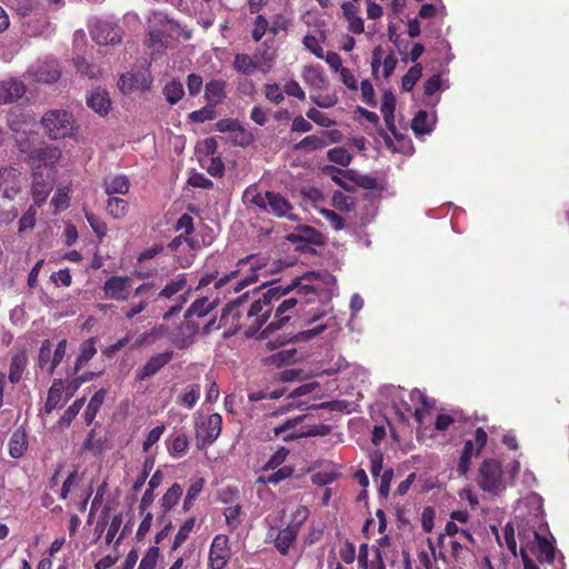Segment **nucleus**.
Here are the masks:
<instances>
[{"mask_svg":"<svg viewBox=\"0 0 569 569\" xmlns=\"http://www.w3.org/2000/svg\"><path fill=\"white\" fill-rule=\"evenodd\" d=\"M325 287L336 283V278L327 270L308 271L300 277H296L287 287H272L268 290L277 291V298L270 300L274 317L261 331V338L268 339L274 331L283 328L291 319V313L296 315L303 311L310 305H316L321 300V292Z\"/></svg>","mask_w":569,"mask_h":569,"instance_id":"f257e3e1","label":"nucleus"},{"mask_svg":"<svg viewBox=\"0 0 569 569\" xmlns=\"http://www.w3.org/2000/svg\"><path fill=\"white\" fill-rule=\"evenodd\" d=\"M277 291L267 290L249 302V292L229 301L222 309L218 328H223V337L229 338L239 331L248 338L256 336L270 318L273 307L271 299Z\"/></svg>","mask_w":569,"mask_h":569,"instance_id":"f03ea898","label":"nucleus"},{"mask_svg":"<svg viewBox=\"0 0 569 569\" xmlns=\"http://www.w3.org/2000/svg\"><path fill=\"white\" fill-rule=\"evenodd\" d=\"M297 262V258L287 257L286 259L281 258H269L262 257L261 254H250L246 259H239L238 264L241 268L248 266L250 270V274L246 276L243 279H240L236 282L233 290L239 292L244 287L250 283H253L260 279V277H268L274 273L282 271L287 267H291Z\"/></svg>","mask_w":569,"mask_h":569,"instance_id":"7ed1b4c3","label":"nucleus"},{"mask_svg":"<svg viewBox=\"0 0 569 569\" xmlns=\"http://www.w3.org/2000/svg\"><path fill=\"white\" fill-rule=\"evenodd\" d=\"M306 416H298L292 419L286 420L279 427L273 428L274 437L283 436L284 441L296 440L299 438L327 436L330 433L331 428L327 425H302Z\"/></svg>","mask_w":569,"mask_h":569,"instance_id":"20e7f679","label":"nucleus"},{"mask_svg":"<svg viewBox=\"0 0 569 569\" xmlns=\"http://www.w3.org/2000/svg\"><path fill=\"white\" fill-rule=\"evenodd\" d=\"M16 140L20 150L29 154V163L32 168V172H47L50 170L56 173L54 166L61 158V151L59 148L46 146L31 150L29 141H24L20 137H17Z\"/></svg>","mask_w":569,"mask_h":569,"instance_id":"39448f33","label":"nucleus"},{"mask_svg":"<svg viewBox=\"0 0 569 569\" xmlns=\"http://www.w3.org/2000/svg\"><path fill=\"white\" fill-rule=\"evenodd\" d=\"M41 123L51 139L72 138L77 132L73 116L66 110H50L43 114Z\"/></svg>","mask_w":569,"mask_h":569,"instance_id":"423d86ee","label":"nucleus"},{"mask_svg":"<svg viewBox=\"0 0 569 569\" xmlns=\"http://www.w3.org/2000/svg\"><path fill=\"white\" fill-rule=\"evenodd\" d=\"M477 483L483 491L498 496L506 489L502 466L496 459H485L478 471Z\"/></svg>","mask_w":569,"mask_h":569,"instance_id":"0eeeda50","label":"nucleus"},{"mask_svg":"<svg viewBox=\"0 0 569 569\" xmlns=\"http://www.w3.org/2000/svg\"><path fill=\"white\" fill-rule=\"evenodd\" d=\"M222 429V417L219 413H211L201 422L196 423V446L199 450L211 446L220 436Z\"/></svg>","mask_w":569,"mask_h":569,"instance_id":"6e6552de","label":"nucleus"},{"mask_svg":"<svg viewBox=\"0 0 569 569\" xmlns=\"http://www.w3.org/2000/svg\"><path fill=\"white\" fill-rule=\"evenodd\" d=\"M67 352V340L62 339L56 346L52 352V343L49 339L42 341L38 355V367L47 370L48 375H52L56 368L61 363Z\"/></svg>","mask_w":569,"mask_h":569,"instance_id":"1a4fd4ad","label":"nucleus"},{"mask_svg":"<svg viewBox=\"0 0 569 569\" xmlns=\"http://www.w3.org/2000/svg\"><path fill=\"white\" fill-rule=\"evenodd\" d=\"M488 435L483 428L479 427L475 430L473 440H467L465 442L461 456L458 461L457 471L459 476H466L470 469L472 456L480 455L481 450L486 446Z\"/></svg>","mask_w":569,"mask_h":569,"instance_id":"9d476101","label":"nucleus"},{"mask_svg":"<svg viewBox=\"0 0 569 569\" xmlns=\"http://www.w3.org/2000/svg\"><path fill=\"white\" fill-rule=\"evenodd\" d=\"M23 178L20 171L13 167L0 168V196L7 200H13L21 192Z\"/></svg>","mask_w":569,"mask_h":569,"instance_id":"9b49d317","label":"nucleus"},{"mask_svg":"<svg viewBox=\"0 0 569 569\" xmlns=\"http://www.w3.org/2000/svg\"><path fill=\"white\" fill-rule=\"evenodd\" d=\"M132 279L128 276H111L102 287L104 297L117 301H127L130 297Z\"/></svg>","mask_w":569,"mask_h":569,"instance_id":"f8f14e48","label":"nucleus"},{"mask_svg":"<svg viewBox=\"0 0 569 569\" xmlns=\"http://www.w3.org/2000/svg\"><path fill=\"white\" fill-rule=\"evenodd\" d=\"M32 198L34 204L37 207H40L46 201V199L48 198L49 193L53 188L56 174L50 170H48L47 172L34 171L32 172Z\"/></svg>","mask_w":569,"mask_h":569,"instance_id":"ddd939ff","label":"nucleus"},{"mask_svg":"<svg viewBox=\"0 0 569 569\" xmlns=\"http://www.w3.org/2000/svg\"><path fill=\"white\" fill-rule=\"evenodd\" d=\"M151 84V77L148 69H141L137 72L121 74L118 87L121 92L130 93L132 91H144Z\"/></svg>","mask_w":569,"mask_h":569,"instance_id":"4468645a","label":"nucleus"},{"mask_svg":"<svg viewBox=\"0 0 569 569\" xmlns=\"http://www.w3.org/2000/svg\"><path fill=\"white\" fill-rule=\"evenodd\" d=\"M229 539L226 535H217L209 550V566L211 569H223L229 559L230 550L228 548Z\"/></svg>","mask_w":569,"mask_h":569,"instance_id":"2eb2a0df","label":"nucleus"},{"mask_svg":"<svg viewBox=\"0 0 569 569\" xmlns=\"http://www.w3.org/2000/svg\"><path fill=\"white\" fill-rule=\"evenodd\" d=\"M28 76L43 83H52L60 77L58 63L54 60L39 61L28 69Z\"/></svg>","mask_w":569,"mask_h":569,"instance_id":"dca6fc26","label":"nucleus"},{"mask_svg":"<svg viewBox=\"0 0 569 569\" xmlns=\"http://www.w3.org/2000/svg\"><path fill=\"white\" fill-rule=\"evenodd\" d=\"M301 521L296 525H288L286 528L280 530H270L269 538L273 539L276 549L282 556H287L291 545L296 541L299 532Z\"/></svg>","mask_w":569,"mask_h":569,"instance_id":"f3484780","label":"nucleus"},{"mask_svg":"<svg viewBox=\"0 0 569 569\" xmlns=\"http://www.w3.org/2000/svg\"><path fill=\"white\" fill-rule=\"evenodd\" d=\"M91 36L98 44H113L121 40V29L110 21H98L91 27Z\"/></svg>","mask_w":569,"mask_h":569,"instance_id":"a211bd4d","label":"nucleus"},{"mask_svg":"<svg viewBox=\"0 0 569 569\" xmlns=\"http://www.w3.org/2000/svg\"><path fill=\"white\" fill-rule=\"evenodd\" d=\"M173 350H166L161 353L152 356L143 367L137 370L136 379L143 381L157 375L164 366H167L173 358Z\"/></svg>","mask_w":569,"mask_h":569,"instance_id":"6ab92c4d","label":"nucleus"},{"mask_svg":"<svg viewBox=\"0 0 569 569\" xmlns=\"http://www.w3.org/2000/svg\"><path fill=\"white\" fill-rule=\"evenodd\" d=\"M287 239L292 243H298L296 249H306L302 243L321 246L323 242L322 234L309 226H299L287 236Z\"/></svg>","mask_w":569,"mask_h":569,"instance_id":"aec40b11","label":"nucleus"},{"mask_svg":"<svg viewBox=\"0 0 569 569\" xmlns=\"http://www.w3.org/2000/svg\"><path fill=\"white\" fill-rule=\"evenodd\" d=\"M327 325H318L313 328L300 330L297 333H290L286 338H277L276 340H269L267 347L271 350L287 343V342H305L313 339L318 335L322 333L327 329Z\"/></svg>","mask_w":569,"mask_h":569,"instance_id":"412c9836","label":"nucleus"},{"mask_svg":"<svg viewBox=\"0 0 569 569\" xmlns=\"http://www.w3.org/2000/svg\"><path fill=\"white\" fill-rule=\"evenodd\" d=\"M328 312V303L321 299L316 305H310L309 307L305 308L303 311L297 312L296 316L300 320L299 326L307 327L327 316Z\"/></svg>","mask_w":569,"mask_h":569,"instance_id":"4be33fe9","label":"nucleus"},{"mask_svg":"<svg viewBox=\"0 0 569 569\" xmlns=\"http://www.w3.org/2000/svg\"><path fill=\"white\" fill-rule=\"evenodd\" d=\"M410 402L415 406L413 408V418L415 420L421 425L425 419V413L428 412L432 406L433 401L429 399L422 391L419 389H413L408 395Z\"/></svg>","mask_w":569,"mask_h":569,"instance_id":"5701e85b","label":"nucleus"},{"mask_svg":"<svg viewBox=\"0 0 569 569\" xmlns=\"http://www.w3.org/2000/svg\"><path fill=\"white\" fill-rule=\"evenodd\" d=\"M264 211L277 217L293 219L292 206L279 193L268 192L267 209H264Z\"/></svg>","mask_w":569,"mask_h":569,"instance_id":"b1692460","label":"nucleus"},{"mask_svg":"<svg viewBox=\"0 0 569 569\" xmlns=\"http://www.w3.org/2000/svg\"><path fill=\"white\" fill-rule=\"evenodd\" d=\"M9 455L11 458H21L28 449V436L23 427L17 428L8 443Z\"/></svg>","mask_w":569,"mask_h":569,"instance_id":"393cba45","label":"nucleus"},{"mask_svg":"<svg viewBox=\"0 0 569 569\" xmlns=\"http://www.w3.org/2000/svg\"><path fill=\"white\" fill-rule=\"evenodd\" d=\"M26 91L24 84L18 80L0 82V104L10 103L20 98Z\"/></svg>","mask_w":569,"mask_h":569,"instance_id":"a878e982","label":"nucleus"},{"mask_svg":"<svg viewBox=\"0 0 569 569\" xmlns=\"http://www.w3.org/2000/svg\"><path fill=\"white\" fill-rule=\"evenodd\" d=\"M87 104L100 116H106L111 106L110 98L106 90L94 89L87 97Z\"/></svg>","mask_w":569,"mask_h":569,"instance_id":"bb28decb","label":"nucleus"},{"mask_svg":"<svg viewBox=\"0 0 569 569\" xmlns=\"http://www.w3.org/2000/svg\"><path fill=\"white\" fill-rule=\"evenodd\" d=\"M28 363V357L26 350H19L16 352L10 361L9 366V380L12 383H17L21 380L22 375Z\"/></svg>","mask_w":569,"mask_h":569,"instance_id":"cd10ccee","label":"nucleus"},{"mask_svg":"<svg viewBox=\"0 0 569 569\" xmlns=\"http://www.w3.org/2000/svg\"><path fill=\"white\" fill-rule=\"evenodd\" d=\"M107 194H126L130 189V181L124 174L109 176L103 182Z\"/></svg>","mask_w":569,"mask_h":569,"instance_id":"c85d7f7f","label":"nucleus"},{"mask_svg":"<svg viewBox=\"0 0 569 569\" xmlns=\"http://www.w3.org/2000/svg\"><path fill=\"white\" fill-rule=\"evenodd\" d=\"M390 397L392 400V407L397 413L405 419L406 415L413 416V407L410 402L405 399V389L401 387H391Z\"/></svg>","mask_w":569,"mask_h":569,"instance_id":"c756f323","label":"nucleus"},{"mask_svg":"<svg viewBox=\"0 0 569 569\" xmlns=\"http://www.w3.org/2000/svg\"><path fill=\"white\" fill-rule=\"evenodd\" d=\"M64 391V382L62 379H54L48 390V397L43 407V411L50 415L60 403Z\"/></svg>","mask_w":569,"mask_h":569,"instance_id":"7c9ffc66","label":"nucleus"},{"mask_svg":"<svg viewBox=\"0 0 569 569\" xmlns=\"http://www.w3.org/2000/svg\"><path fill=\"white\" fill-rule=\"evenodd\" d=\"M436 119L433 114L421 110L412 119L411 128L416 136H423L432 131Z\"/></svg>","mask_w":569,"mask_h":569,"instance_id":"2f4dec72","label":"nucleus"},{"mask_svg":"<svg viewBox=\"0 0 569 569\" xmlns=\"http://www.w3.org/2000/svg\"><path fill=\"white\" fill-rule=\"evenodd\" d=\"M301 77L303 81L313 89H323L326 86V78L323 71L319 66H306L302 70Z\"/></svg>","mask_w":569,"mask_h":569,"instance_id":"473e14b6","label":"nucleus"},{"mask_svg":"<svg viewBox=\"0 0 569 569\" xmlns=\"http://www.w3.org/2000/svg\"><path fill=\"white\" fill-rule=\"evenodd\" d=\"M395 110L396 97L390 91H385L381 101V113L383 116L387 128L390 131L395 130Z\"/></svg>","mask_w":569,"mask_h":569,"instance_id":"72a5a7b5","label":"nucleus"},{"mask_svg":"<svg viewBox=\"0 0 569 569\" xmlns=\"http://www.w3.org/2000/svg\"><path fill=\"white\" fill-rule=\"evenodd\" d=\"M106 396H107V389L101 388L91 397V399L84 410V413H83L84 422L87 425H91L92 421L94 420L98 411L100 410V408L106 399Z\"/></svg>","mask_w":569,"mask_h":569,"instance_id":"f704fd0d","label":"nucleus"},{"mask_svg":"<svg viewBox=\"0 0 569 569\" xmlns=\"http://www.w3.org/2000/svg\"><path fill=\"white\" fill-rule=\"evenodd\" d=\"M224 88V82L219 80H212L206 84L204 97L211 107H216L222 101Z\"/></svg>","mask_w":569,"mask_h":569,"instance_id":"c9c22d12","label":"nucleus"},{"mask_svg":"<svg viewBox=\"0 0 569 569\" xmlns=\"http://www.w3.org/2000/svg\"><path fill=\"white\" fill-rule=\"evenodd\" d=\"M242 199L246 204L264 210L267 209L268 191L262 193L256 186H250L244 190Z\"/></svg>","mask_w":569,"mask_h":569,"instance_id":"e433bc0d","label":"nucleus"},{"mask_svg":"<svg viewBox=\"0 0 569 569\" xmlns=\"http://www.w3.org/2000/svg\"><path fill=\"white\" fill-rule=\"evenodd\" d=\"M535 538L538 543V559L541 562H548L551 563L555 560V552L556 549L553 545L543 536H541L539 532H533Z\"/></svg>","mask_w":569,"mask_h":569,"instance_id":"4c0bfd02","label":"nucleus"},{"mask_svg":"<svg viewBox=\"0 0 569 569\" xmlns=\"http://www.w3.org/2000/svg\"><path fill=\"white\" fill-rule=\"evenodd\" d=\"M97 353L96 339L84 340L80 346V353L74 363V371L78 372Z\"/></svg>","mask_w":569,"mask_h":569,"instance_id":"58836bf2","label":"nucleus"},{"mask_svg":"<svg viewBox=\"0 0 569 569\" xmlns=\"http://www.w3.org/2000/svg\"><path fill=\"white\" fill-rule=\"evenodd\" d=\"M182 487L180 483L174 482L162 496L161 498V508L163 510V516L169 512L180 500L182 496Z\"/></svg>","mask_w":569,"mask_h":569,"instance_id":"ea45409f","label":"nucleus"},{"mask_svg":"<svg viewBox=\"0 0 569 569\" xmlns=\"http://www.w3.org/2000/svg\"><path fill=\"white\" fill-rule=\"evenodd\" d=\"M328 144L326 137L320 134H311L305 137L300 142H298L295 147L296 150H305V151H315L318 149H322Z\"/></svg>","mask_w":569,"mask_h":569,"instance_id":"a19ab883","label":"nucleus"},{"mask_svg":"<svg viewBox=\"0 0 569 569\" xmlns=\"http://www.w3.org/2000/svg\"><path fill=\"white\" fill-rule=\"evenodd\" d=\"M187 286V276L179 274L174 280L168 282L162 290L158 293V298L169 299L178 292L182 291Z\"/></svg>","mask_w":569,"mask_h":569,"instance_id":"79ce46f5","label":"nucleus"},{"mask_svg":"<svg viewBox=\"0 0 569 569\" xmlns=\"http://www.w3.org/2000/svg\"><path fill=\"white\" fill-rule=\"evenodd\" d=\"M201 395L200 385L188 386L187 389L179 396L178 403L187 409H192Z\"/></svg>","mask_w":569,"mask_h":569,"instance_id":"37998d69","label":"nucleus"},{"mask_svg":"<svg viewBox=\"0 0 569 569\" xmlns=\"http://www.w3.org/2000/svg\"><path fill=\"white\" fill-rule=\"evenodd\" d=\"M189 448V440L184 433H178L172 437L168 443V451L173 457H182Z\"/></svg>","mask_w":569,"mask_h":569,"instance_id":"c03bdc74","label":"nucleus"},{"mask_svg":"<svg viewBox=\"0 0 569 569\" xmlns=\"http://www.w3.org/2000/svg\"><path fill=\"white\" fill-rule=\"evenodd\" d=\"M107 211L114 219L123 218L128 212V202L118 197H110L107 201Z\"/></svg>","mask_w":569,"mask_h":569,"instance_id":"a18cd8bd","label":"nucleus"},{"mask_svg":"<svg viewBox=\"0 0 569 569\" xmlns=\"http://www.w3.org/2000/svg\"><path fill=\"white\" fill-rule=\"evenodd\" d=\"M203 486H204L203 478H198L191 482V485L189 486V488L187 490V495L184 497L183 505H182V508L184 511H189L192 508L198 495L202 491Z\"/></svg>","mask_w":569,"mask_h":569,"instance_id":"49530a36","label":"nucleus"},{"mask_svg":"<svg viewBox=\"0 0 569 569\" xmlns=\"http://www.w3.org/2000/svg\"><path fill=\"white\" fill-rule=\"evenodd\" d=\"M213 309V305L207 298L197 299L190 308L186 311L184 318L189 319L192 316L198 318L207 316Z\"/></svg>","mask_w":569,"mask_h":569,"instance_id":"de8ad7c7","label":"nucleus"},{"mask_svg":"<svg viewBox=\"0 0 569 569\" xmlns=\"http://www.w3.org/2000/svg\"><path fill=\"white\" fill-rule=\"evenodd\" d=\"M194 525H196V518L190 517L180 526V528L174 537L172 547H171L172 551H176L188 539L190 532L194 528Z\"/></svg>","mask_w":569,"mask_h":569,"instance_id":"09e8293b","label":"nucleus"},{"mask_svg":"<svg viewBox=\"0 0 569 569\" xmlns=\"http://www.w3.org/2000/svg\"><path fill=\"white\" fill-rule=\"evenodd\" d=\"M269 26V33L272 36H277L280 32H287L291 26V18L283 13H276L271 17Z\"/></svg>","mask_w":569,"mask_h":569,"instance_id":"8fccbe9b","label":"nucleus"},{"mask_svg":"<svg viewBox=\"0 0 569 569\" xmlns=\"http://www.w3.org/2000/svg\"><path fill=\"white\" fill-rule=\"evenodd\" d=\"M84 402H86L84 397L76 399L73 401V403L67 408V410L63 412V415L59 419V425L60 426H69L73 421V419L78 416V413L82 409Z\"/></svg>","mask_w":569,"mask_h":569,"instance_id":"3c124183","label":"nucleus"},{"mask_svg":"<svg viewBox=\"0 0 569 569\" xmlns=\"http://www.w3.org/2000/svg\"><path fill=\"white\" fill-rule=\"evenodd\" d=\"M167 101L170 104L177 103L183 96V86L181 82L172 80L163 89Z\"/></svg>","mask_w":569,"mask_h":569,"instance_id":"603ef678","label":"nucleus"},{"mask_svg":"<svg viewBox=\"0 0 569 569\" xmlns=\"http://www.w3.org/2000/svg\"><path fill=\"white\" fill-rule=\"evenodd\" d=\"M233 68L240 73L250 74L256 70V63L248 54L238 53L234 57Z\"/></svg>","mask_w":569,"mask_h":569,"instance_id":"864d4df0","label":"nucleus"},{"mask_svg":"<svg viewBox=\"0 0 569 569\" xmlns=\"http://www.w3.org/2000/svg\"><path fill=\"white\" fill-rule=\"evenodd\" d=\"M421 74L422 66L420 63L412 66L402 78V89L405 91H411L417 81L420 79Z\"/></svg>","mask_w":569,"mask_h":569,"instance_id":"5fc2aeb1","label":"nucleus"},{"mask_svg":"<svg viewBox=\"0 0 569 569\" xmlns=\"http://www.w3.org/2000/svg\"><path fill=\"white\" fill-rule=\"evenodd\" d=\"M242 509L240 505H233L230 507H227L223 511V515L226 517V523L229 527L230 531L236 530L240 523H241V516Z\"/></svg>","mask_w":569,"mask_h":569,"instance_id":"6e6d98bb","label":"nucleus"},{"mask_svg":"<svg viewBox=\"0 0 569 569\" xmlns=\"http://www.w3.org/2000/svg\"><path fill=\"white\" fill-rule=\"evenodd\" d=\"M310 100L317 104L319 108H322V109H329V108H332L335 107L339 99H338V96L332 92V93H326V94H321V93H311L310 94Z\"/></svg>","mask_w":569,"mask_h":569,"instance_id":"4d7b16f0","label":"nucleus"},{"mask_svg":"<svg viewBox=\"0 0 569 569\" xmlns=\"http://www.w3.org/2000/svg\"><path fill=\"white\" fill-rule=\"evenodd\" d=\"M160 557V549L157 546L149 547L142 557L138 569H156Z\"/></svg>","mask_w":569,"mask_h":569,"instance_id":"13d9d810","label":"nucleus"},{"mask_svg":"<svg viewBox=\"0 0 569 569\" xmlns=\"http://www.w3.org/2000/svg\"><path fill=\"white\" fill-rule=\"evenodd\" d=\"M328 159L340 166H348L351 161V154L342 147H336L327 152Z\"/></svg>","mask_w":569,"mask_h":569,"instance_id":"bf43d9fd","label":"nucleus"},{"mask_svg":"<svg viewBox=\"0 0 569 569\" xmlns=\"http://www.w3.org/2000/svg\"><path fill=\"white\" fill-rule=\"evenodd\" d=\"M269 21L266 19L264 16L258 14L253 21V28H252V39L258 42L262 39V37L269 32Z\"/></svg>","mask_w":569,"mask_h":569,"instance_id":"052dcab7","label":"nucleus"},{"mask_svg":"<svg viewBox=\"0 0 569 569\" xmlns=\"http://www.w3.org/2000/svg\"><path fill=\"white\" fill-rule=\"evenodd\" d=\"M332 204L340 211H350L353 208L355 201L352 197L341 191H337L333 193Z\"/></svg>","mask_w":569,"mask_h":569,"instance_id":"680f3d73","label":"nucleus"},{"mask_svg":"<svg viewBox=\"0 0 569 569\" xmlns=\"http://www.w3.org/2000/svg\"><path fill=\"white\" fill-rule=\"evenodd\" d=\"M263 91L266 98L274 104H280L284 100L283 90L277 83L264 84Z\"/></svg>","mask_w":569,"mask_h":569,"instance_id":"e2e57ef3","label":"nucleus"},{"mask_svg":"<svg viewBox=\"0 0 569 569\" xmlns=\"http://www.w3.org/2000/svg\"><path fill=\"white\" fill-rule=\"evenodd\" d=\"M293 472V468L289 466H283L282 468L278 469L272 475L268 476L267 478L259 477L258 482L262 483H278L281 480H284L289 478Z\"/></svg>","mask_w":569,"mask_h":569,"instance_id":"0e129e2a","label":"nucleus"},{"mask_svg":"<svg viewBox=\"0 0 569 569\" xmlns=\"http://www.w3.org/2000/svg\"><path fill=\"white\" fill-rule=\"evenodd\" d=\"M56 211H62L69 206V188H59L51 199Z\"/></svg>","mask_w":569,"mask_h":569,"instance_id":"69168bd1","label":"nucleus"},{"mask_svg":"<svg viewBox=\"0 0 569 569\" xmlns=\"http://www.w3.org/2000/svg\"><path fill=\"white\" fill-rule=\"evenodd\" d=\"M306 116L309 120L321 127L330 128L336 124V122L331 120L326 113L319 111L316 108H310Z\"/></svg>","mask_w":569,"mask_h":569,"instance_id":"338daca9","label":"nucleus"},{"mask_svg":"<svg viewBox=\"0 0 569 569\" xmlns=\"http://www.w3.org/2000/svg\"><path fill=\"white\" fill-rule=\"evenodd\" d=\"M37 206H31L19 220V232L30 230L36 224Z\"/></svg>","mask_w":569,"mask_h":569,"instance_id":"774afa93","label":"nucleus"}]
</instances>
